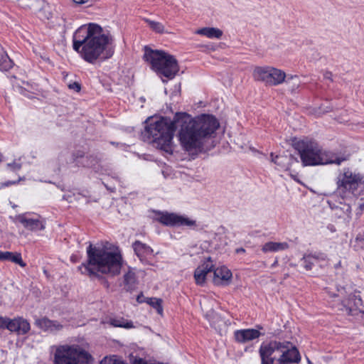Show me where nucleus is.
I'll list each match as a JSON object with an SVG mask.
<instances>
[{"label":"nucleus","mask_w":364,"mask_h":364,"mask_svg":"<svg viewBox=\"0 0 364 364\" xmlns=\"http://www.w3.org/2000/svg\"><path fill=\"white\" fill-rule=\"evenodd\" d=\"M338 292H340V294H339V295H338V296H341V295L343 294V293H342V292H341V290H338Z\"/></svg>","instance_id":"47"},{"label":"nucleus","mask_w":364,"mask_h":364,"mask_svg":"<svg viewBox=\"0 0 364 364\" xmlns=\"http://www.w3.org/2000/svg\"><path fill=\"white\" fill-rule=\"evenodd\" d=\"M361 181L362 176L360 174L353 173L350 169L347 168L344 170L338 183L339 187H343L349 191H354Z\"/></svg>","instance_id":"13"},{"label":"nucleus","mask_w":364,"mask_h":364,"mask_svg":"<svg viewBox=\"0 0 364 364\" xmlns=\"http://www.w3.org/2000/svg\"><path fill=\"white\" fill-rule=\"evenodd\" d=\"M9 318L6 317L0 316V329L8 328Z\"/></svg>","instance_id":"36"},{"label":"nucleus","mask_w":364,"mask_h":364,"mask_svg":"<svg viewBox=\"0 0 364 364\" xmlns=\"http://www.w3.org/2000/svg\"><path fill=\"white\" fill-rule=\"evenodd\" d=\"M196 33L205 36L209 38H217L220 39L223 36V31L219 28L205 27L198 29L196 31Z\"/></svg>","instance_id":"26"},{"label":"nucleus","mask_w":364,"mask_h":364,"mask_svg":"<svg viewBox=\"0 0 364 364\" xmlns=\"http://www.w3.org/2000/svg\"><path fill=\"white\" fill-rule=\"evenodd\" d=\"M338 292H340V294H339V295H338V296H341V295L343 294V293H342V292H341V290H338Z\"/></svg>","instance_id":"48"},{"label":"nucleus","mask_w":364,"mask_h":364,"mask_svg":"<svg viewBox=\"0 0 364 364\" xmlns=\"http://www.w3.org/2000/svg\"><path fill=\"white\" fill-rule=\"evenodd\" d=\"M90 353L78 346L62 345L55 347L54 364H91Z\"/></svg>","instance_id":"7"},{"label":"nucleus","mask_w":364,"mask_h":364,"mask_svg":"<svg viewBox=\"0 0 364 364\" xmlns=\"http://www.w3.org/2000/svg\"><path fill=\"white\" fill-rule=\"evenodd\" d=\"M36 325L45 331L56 332L63 328V326L55 321L49 320L47 318H42L36 320Z\"/></svg>","instance_id":"19"},{"label":"nucleus","mask_w":364,"mask_h":364,"mask_svg":"<svg viewBox=\"0 0 364 364\" xmlns=\"http://www.w3.org/2000/svg\"><path fill=\"white\" fill-rule=\"evenodd\" d=\"M87 255V262L78 267L81 274L99 277L101 273L114 277L120 273L122 257L117 247L112 245L95 247L90 244Z\"/></svg>","instance_id":"2"},{"label":"nucleus","mask_w":364,"mask_h":364,"mask_svg":"<svg viewBox=\"0 0 364 364\" xmlns=\"http://www.w3.org/2000/svg\"><path fill=\"white\" fill-rule=\"evenodd\" d=\"M68 87L70 89L75 90L77 92H79L81 88L80 85L78 82H74V83L70 84L68 85Z\"/></svg>","instance_id":"37"},{"label":"nucleus","mask_w":364,"mask_h":364,"mask_svg":"<svg viewBox=\"0 0 364 364\" xmlns=\"http://www.w3.org/2000/svg\"><path fill=\"white\" fill-rule=\"evenodd\" d=\"M178 120L176 115L173 121L166 117L156 120L149 119L143 132L144 137L155 144L157 148L168 152L171 151L172 140Z\"/></svg>","instance_id":"4"},{"label":"nucleus","mask_w":364,"mask_h":364,"mask_svg":"<svg viewBox=\"0 0 364 364\" xmlns=\"http://www.w3.org/2000/svg\"><path fill=\"white\" fill-rule=\"evenodd\" d=\"M289 245L287 242H268L262 248L263 252H279L288 249Z\"/></svg>","instance_id":"25"},{"label":"nucleus","mask_w":364,"mask_h":364,"mask_svg":"<svg viewBox=\"0 0 364 364\" xmlns=\"http://www.w3.org/2000/svg\"><path fill=\"white\" fill-rule=\"evenodd\" d=\"M77 4H84L92 1V0H73Z\"/></svg>","instance_id":"39"},{"label":"nucleus","mask_w":364,"mask_h":364,"mask_svg":"<svg viewBox=\"0 0 364 364\" xmlns=\"http://www.w3.org/2000/svg\"><path fill=\"white\" fill-rule=\"evenodd\" d=\"M323 77L326 80H329L331 81L333 80L332 79V73L329 71H326L324 73H323Z\"/></svg>","instance_id":"38"},{"label":"nucleus","mask_w":364,"mask_h":364,"mask_svg":"<svg viewBox=\"0 0 364 364\" xmlns=\"http://www.w3.org/2000/svg\"><path fill=\"white\" fill-rule=\"evenodd\" d=\"M279 353H281V355L278 361L280 364L297 363L301 360L299 353L296 348L287 341L282 342V348L279 350Z\"/></svg>","instance_id":"11"},{"label":"nucleus","mask_w":364,"mask_h":364,"mask_svg":"<svg viewBox=\"0 0 364 364\" xmlns=\"http://www.w3.org/2000/svg\"><path fill=\"white\" fill-rule=\"evenodd\" d=\"M157 220L164 225L171 227L187 226L192 228L196 225V220L173 213L159 212Z\"/></svg>","instance_id":"9"},{"label":"nucleus","mask_w":364,"mask_h":364,"mask_svg":"<svg viewBox=\"0 0 364 364\" xmlns=\"http://www.w3.org/2000/svg\"><path fill=\"white\" fill-rule=\"evenodd\" d=\"M344 208L346 209L347 215L349 216L351 213L350 207L348 205H345Z\"/></svg>","instance_id":"40"},{"label":"nucleus","mask_w":364,"mask_h":364,"mask_svg":"<svg viewBox=\"0 0 364 364\" xmlns=\"http://www.w3.org/2000/svg\"><path fill=\"white\" fill-rule=\"evenodd\" d=\"M20 6L24 9H31L36 6L40 0H17Z\"/></svg>","instance_id":"34"},{"label":"nucleus","mask_w":364,"mask_h":364,"mask_svg":"<svg viewBox=\"0 0 364 364\" xmlns=\"http://www.w3.org/2000/svg\"><path fill=\"white\" fill-rule=\"evenodd\" d=\"M245 252V250H244V249H242V248H240V249H237V252Z\"/></svg>","instance_id":"43"},{"label":"nucleus","mask_w":364,"mask_h":364,"mask_svg":"<svg viewBox=\"0 0 364 364\" xmlns=\"http://www.w3.org/2000/svg\"><path fill=\"white\" fill-rule=\"evenodd\" d=\"M308 363L309 364H312V363L308 359Z\"/></svg>","instance_id":"49"},{"label":"nucleus","mask_w":364,"mask_h":364,"mask_svg":"<svg viewBox=\"0 0 364 364\" xmlns=\"http://www.w3.org/2000/svg\"><path fill=\"white\" fill-rule=\"evenodd\" d=\"M141 298H140V296H138V297H137V301H138L139 302H142V301H141Z\"/></svg>","instance_id":"44"},{"label":"nucleus","mask_w":364,"mask_h":364,"mask_svg":"<svg viewBox=\"0 0 364 364\" xmlns=\"http://www.w3.org/2000/svg\"><path fill=\"white\" fill-rule=\"evenodd\" d=\"M255 80L262 82L266 85L277 86L284 82L287 75L282 70L272 66H256L252 71Z\"/></svg>","instance_id":"8"},{"label":"nucleus","mask_w":364,"mask_h":364,"mask_svg":"<svg viewBox=\"0 0 364 364\" xmlns=\"http://www.w3.org/2000/svg\"><path fill=\"white\" fill-rule=\"evenodd\" d=\"M304 166H316L328 164L340 165L347 160L331 151L323 150L315 141L301 140L295 144Z\"/></svg>","instance_id":"5"},{"label":"nucleus","mask_w":364,"mask_h":364,"mask_svg":"<svg viewBox=\"0 0 364 364\" xmlns=\"http://www.w3.org/2000/svg\"><path fill=\"white\" fill-rule=\"evenodd\" d=\"M7 167L13 171H18L21 168V164L14 161L12 163L7 164Z\"/></svg>","instance_id":"35"},{"label":"nucleus","mask_w":364,"mask_h":364,"mask_svg":"<svg viewBox=\"0 0 364 364\" xmlns=\"http://www.w3.org/2000/svg\"><path fill=\"white\" fill-rule=\"evenodd\" d=\"M177 124L181 123L179 140L187 151L200 152L206 141L219 127V122L213 115L201 114L193 119L184 113L176 114Z\"/></svg>","instance_id":"1"},{"label":"nucleus","mask_w":364,"mask_h":364,"mask_svg":"<svg viewBox=\"0 0 364 364\" xmlns=\"http://www.w3.org/2000/svg\"><path fill=\"white\" fill-rule=\"evenodd\" d=\"M100 364H124L122 360L117 355H111L105 357Z\"/></svg>","instance_id":"33"},{"label":"nucleus","mask_w":364,"mask_h":364,"mask_svg":"<svg viewBox=\"0 0 364 364\" xmlns=\"http://www.w3.org/2000/svg\"><path fill=\"white\" fill-rule=\"evenodd\" d=\"M284 82L288 85L291 92L295 91L300 85V80L297 75H287Z\"/></svg>","instance_id":"30"},{"label":"nucleus","mask_w":364,"mask_h":364,"mask_svg":"<svg viewBox=\"0 0 364 364\" xmlns=\"http://www.w3.org/2000/svg\"><path fill=\"white\" fill-rule=\"evenodd\" d=\"M109 323L114 327H120L124 328H132L134 327L133 323L122 317H114L109 319Z\"/></svg>","instance_id":"28"},{"label":"nucleus","mask_w":364,"mask_h":364,"mask_svg":"<svg viewBox=\"0 0 364 364\" xmlns=\"http://www.w3.org/2000/svg\"><path fill=\"white\" fill-rule=\"evenodd\" d=\"M112 53H109V55H107L106 57H105L104 58H109L111 55H112Z\"/></svg>","instance_id":"46"},{"label":"nucleus","mask_w":364,"mask_h":364,"mask_svg":"<svg viewBox=\"0 0 364 364\" xmlns=\"http://www.w3.org/2000/svg\"><path fill=\"white\" fill-rule=\"evenodd\" d=\"M0 261H10L25 267L26 264L23 261L21 254L17 252L0 251Z\"/></svg>","instance_id":"22"},{"label":"nucleus","mask_w":364,"mask_h":364,"mask_svg":"<svg viewBox=\"0 0 364 364\" xmlns=\"http://www.w3.org/2000/svg\"><path fill=\"white\" fill-rule=\"evenodd\" d=\"M144 59L151 64V68L158 75L168 79H173L179 70L176 59L162 50H154L145 47Z\"/></svg>","instance_id":"6"},{"label":"nucleus","mask_w":364,"mask_h":364,"mask_svg":"<svg viewBox=\"0 0 364 364\" xmlns=\"http://www.w3.org/2000/svg\"><path fill=\"white\" fill-rule=\"evenodd\" d=\"M213 269V262L209 257L200 264L194 272V279L198 285H203L205 282L207 274Z\"/></svg>","instance_id":"15"},{"label":"nucleus","mask_w":364,"mask_h":364,"mask_svg":"<svg viewBox=\"0 0 364 364\" xmlns=\"http://www.w3.org/2000/svg\"><path fill=\"white\" fill-rule=\"evenodd\" d=\"M270 158L271 161L275 164L280 171H291L294 166L299 165L298 159L291 154L274 156L271 153Z\"/></svg>","instance_id":"12"},{"label":"nucleus","mask_w":364,"mask_h":364,"mask_svg":"<svg viewBox=\"0 0 364 364\" xmlns=\"http://www.w3.org/2000/svg\"><path fill=\"white\" fill-rule=\"evenodd\" d=\"M74 162L78 166L92 167L97 163L95 158L92 156H85L81 153L73 155Z\"/></svg>","instance_id":"23"},{"label":"nucleus","mask_w":364,"mask_h":364,"mask_svg":"<svg viewBox=\"0 0 364 364\" xmlns=\"http://www.w3.org/2000/svg\"><path fill=\"white\" fill-rule=\"evenodd\" d=\"M15 183H16L15 181H7L6 183H5V186H9L10 185L15 184Z\"/></svg>","instance_id":"41"},{"label":"nucleus","mask_w":364,"mask_h":364,"mask_svg":"<svg viewBox=\"0 0 364 364\" xmlns=\"http://www.w3.org/2000/svg\"><path fill=\"white\" fill-rule=\"evenodd\" d=\"M258 329L247 328L237 330L234 332V337L237 342L245 343L258 338L260 336L264 335L259 329H262L260 326H257Z\"/></svg>","instance_id":"14"},{"label":"nucleus","mask_w":364,"mask_h":364,"mask_svg":"<svg viewBox=\"0 0 364 364\" xmlns=\"http://www.w3.org/2000/svg\"><path fill=\"white\" fill-rule=\"evenodd\" d=\"M13 67V62L0 45V70L6 71Z\"/></svg>","instance_id":"27"},{"label":"nucleus","mask_w":364,"mask_h":364,"mask_svg":"<svg viewBox=\"0 0 364 364\" xmlns=\"http://www.w3.org/2000/svg\"><path fill=\"white\" fill-rule=\"evenodd\" d=\"M30 323L27 320L18 317L14 319H10L8 323V330L12 332H16L19 335L27 333L30 331Z\"/></svg>","instance_id":"17"},{"label":"nucleus","mask_w":364,"mask_h":364,"mask_svg":"<svg viewBox=\"0 0 364 364\" xmlns=\"http://www.w3.org/2000/svg\"><path fill=\"white\" fill-rule=\"evenodd\" d=\"M213 283L215 285H227L232 279L231 271L225 266H221L217 268L213 267Z\"/></svg>","instance_id":"16"},{"label":"nucleus","mask_w":364,"mask_h":364,"mask_svg":"<svg viewBox=\"0 0 364 364\" xmlns=\"http://www.w3.org/2000/svg\"><path fill=\"white\" fill-rule=\"evenodd\" d=\"M132 247L141 261H144L147 256L153 253V250L149 246L138 240L133 243Z\"/></svg>","instance_id":"21"},{"label":"nucleus","mask_w":364,"mask_h":364,"mask_svg":"<svg viewBox=\"0 0 364 364\" xmlns=\"http://www.w3.org/2000/svg\"><path fill=\"white\" fill-rule=\"evenodd\" d=\"M124 283L127 291L132 290L135 287L136 276L132 271H129L124 275Z\"/></svg>","instance_id":"29"},{"label":"nucleus","mask_w":364,"mask_h":364,"mask_svg":"<svg viewBox=\"0 0 364 364\" xmlns=\"http://www.w3.org/2000/svg\"><path fill=\"white\" fill-rule=\"evenodd\" d=\"M325 259L326 256L323 254L306 255L301 259V264L306 270L309 271L312 269L315 262L318 260H324Z\"/></svg>","instance_id":"24"},{"label":"nucleus","mask_w":364,"mask_h":364,"mask_svg":"<svg viewBox=\"0 0 364 364\" xmlns=\"http://www.w3.org/2000/svg\"><path fill=\"white\" fill-rule=\"evenodd\" d=\"M16 219L25 228L31 231L41 230L45 228L44 224L38 218H30L25 214H22L18 215Z\"/></svg>","instance_id":"18"},{"label":"nucleus","mask_w":364,"mask_h":364,"mask_svg":"<svg viewBox=\"0 0 364 364\" xmlns=\"http://www.w3.org/2000/svg\"><path fill=\"white\" fill-rule=\"evenodd\" d=\"M282 348V342L272 341L269 343H263L259 348V356L262 364H274L276 357L274 354L279 353Z\"/></svg>","instance_id":"10"},{"label":"nucleus","mask_w":364,"mask_h":364,"mask_svg":"<svg viewBox=\"0 0 364 364\" xmlns=\"http://www.w3.org/2000/svg\"><path fill=\"white\" fill-rule=\"evenodd\" d=\"M112 41V38L105 34L99 25L85 24L75 31L73 37V48L85 61L94 63Z\"/></svg>","instance_id":"3"},{"label":"nucleus","mask_w":364,"mask_h":364,"mask_svg":"<svg viewBox=\"0 0 364 364\" xmlns=\"http://www.w3.org/2000/svg\"><path fill=\"white\" fill-rule=\"evenodd\" d=\"M145 301L155 309L159 315H163L162 299L157 298H146Z\"/></svg>","instance_id":"31"},{"label":"nucleus","mask_w":364,"mask_h":364,"mask_svg":"<svg viewBox=\"0 0 364 364\" xmlns=\"http://www.w3.org/2000/svg\"><path fill=\"white\" fill-rule=\"evenodd\" d=\"M144 21L156 33H163L164 32V26L161 23L158 22V21H151L149 18H144Z\"/></svg>","instance_id":"32"},{"label":"nucleus","mask_w":364,"mask_h":364,"mask_svg":"<svg viewBox=\"0 0 364 364\" xmlns=\"http://www.w3.org/2000/svg\"><path fill=\"white\" fill-rule=\"evenodd\" d=\"M359 208H360V210H363L364 209V201L359 204Z\"/></svg>","instance_id":"42"},{"label":"nucleus","mask_w":364,"mask_h":364,"mask_svg":"<svg viewBox=\"0 0 364 364\" xmlns=\"http://www.w3.org/2000/svg\"><path fill=\"white\" fill-rule=\"evenodd\" d=\"M141 298H140V296H138V297H137V301H138L139 302H142V301H141Z\"/></svg>","instance_id":"45"},{"label":"nucleus","mask_w":364,"mask_h":364,"mask_svg":"<svg viewBox=\"0 0 364 364\" xmlns=\"http://www.w3.org/2000/svg\"><path fill=\"white\" fill-rule=\"evenodd\" d=\"M341 302L343 305L341 310L345 309L348 314H353L354 307H358L362 304L361 299L355 294L350 295L348 299H343Z\"/></svg>","instance_id":"20"}]
</instances>
